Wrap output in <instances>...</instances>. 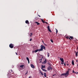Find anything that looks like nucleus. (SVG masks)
<instances>
[{
	"label": "nucleus",
	"instance_id": "obj_21",
	"mask_svg": "<svg viewBox=\"0 0 78 78\" xmlns=\"http://www.w3.org/2000/svg\"><path fill=\"white\" fill-rule=\"evenodd\" d=\"M50 41H51V42H52V43H53V40L51 39Z\"/></svg>",
	"mask_w": 78,
	"mask_h": 78
},
{
	"label": "nucleus",
	"instance_id": "obj_44",
	"mask_svg": "<svg viewBox=\"0 0 78 78\" xmlns=\"http://www.w3.org/2000/svg\"><path fill=\"white\" fill-rule=\"evenodd\" d=\"M77 62V60H76V62Z\"/></svg>",
	"mask_w": 78,
	"mask_h": 78
},
{
	"label": "nucleus",
	"instance_id": "obj_32",
	"mask_svg": "<svg viewBox=\"0 0 78 78\" xmlns=\"http://www.w3.org/2000/svg\"><path fill=\"white\" fill-rule=\"evenodd\" d=\"M28 64H30V60H28Z\"/></svg>",
	"mask_w": 78,
	"mask_h": 78
},
{
	"label": "nucleus",
	"instance_id": "obj_33",
	"mask_svg": "<svg viewBox=\"0 0 78 78\" xmlns=\"http://www.w3.org/2000/svg\"><path fill=\"white\" fill-rule=\"evenodd\" d=\"M43 23H45V22L44 21L43 22Z\"/></svg>",
	"mask_w": 78,
	"mask_h": 78
},
{
	"label": "nucleus",
	"instance_id": "obj_10",
	"mask_svg": "<svg viewBox=\"0 0 78 78\" xmlns=\"http://www.w3.org/2000/svg\"><path fill=\"white\" fill-rule=\"evenodd\" d=\"M30 66L31 67H32V68H34V65H33V64H31Z\"/></svg>",
	"mask_w": 78,
	"mask_h": 78
},
{
	"label": "nucleus",
	"instance_id": "obj_36",
	"mask_svg": "<svg viewBox=\"0 0 78 78\" xmlns=\"http://www.w3.org/2000/svg\"><path fill=\"white\" fill-rule=\"evenodd\" d=\"M45 23H46V24H48V23H47V22H45Z\"/></svg>",
	"mask_w": 78,
	"mask_h": 78
},
{
	"label": "nucleus",
	"instance_id": "obj_22",
	"mask_svg": "<svg viewBox=\"0 0 78 78\" xmlns=\"http://www.w3.org/2000/svg\"><path fill=\"white\" fill-rule=\"evenodd\" d=\"M32 35H33V34L32 33H31L30 35V37H31V36H32Z\"/></svg>",
	"mask_w": 78,
	"mask_h": 78
},
{
	"label": "nucleus",
	"instance_id": "obj_38",
	"mask_svg": "<svg viewBox=\"0 0 78 78\" xmlns=\"http://www.w3.org/2000/svg\"><path fill=\"white\" fill-rule=\"evenodd\" d=\"M69 64H66V65H67V66H69Z\"/></svg>",
	"mask_w": 78,
	"mask_h": 78
},
{
	"label": "nucleus",
	"instance_id": "obj_15",
	"mask_svg": "<svg viewBox=\"0 0 78 78\" xmlns=\"http://www.w3.org/2000/svg\"><path fill=\"white\" fill-rule=\"evenodd\" d=\"M41 69L43 71H44V72H47V70H45V69H42V68H41Z\"/></svg>",
	"mask_w": 78,
	"mask_h": 78
},
{
	"label": "nucleus",
	"instance_id": "obj_34",
	"mask_svg": "<svg viewBox=\"0 0 78 78\" xmlns=\"http://www.w3.org/2000/svg\"><path fill=\"white\" fill-rule=\"evenodd\" d=\"M64 65L65 66H66V63H64Z\"/></svg>",
	"mask_w": 78,
	"mask_h": 78
},
{
	"label": "nucleus",
	"instance_id": "obj_26",
	"mask_svg": "<svg viewBox=\"0 0 78 78\" xmlns=\"http://www.w3.org/2000/svg\"><path fill=\"white\" fill-rule=\"evenodd\" d=\"M28 72V71H27V72L25 73V75H27V74Z\"/></svg>",
	"mask_w": 78,
	"mask_h": 78
},
{
	"label": "nucleus",
	"instance_id": "obj_42",
	"mask_svg": "<svg viewBox=\"0 0 78 78\" xmlns=\"http://www.w3.org/2000/svg\"><path fill=\"white\" fill-rule=\"evenodd\" d=\"M42 42H43V43H44V41H42Z\"/></svg>",
	"mask_w": 78,
	"mask_h": 78
},
{
	"label": "nucleus",
	"instance_id": "obj_24",
	"mask_svg": "<svg viewBox=\"0 0 78 78\" xmlns=\"http://www.w3.org/2000/svg\"><path fill=\"white\" fill-rule=\"evenodd\" d=\"M56 34H58V30H57V29H56Z\"/></svg>",
	"mask_w": 78,
	"mask_h": 78
},
{
	"label": "nucleus",
	"instance_id": "obj_39",
	"mask_svg": "<svg viewBox=\"0 0 78 78\" xmlns=\"http://www.w3.org/2000/svg\"><path fill=\"white\" fill-rule=\"evenodd\" d=\"M32 39H30L29 41H31Z\"/></svg>",
	"mask_w": 78,
	"mask_h": 78
},
{
	"label": "nucleus",
	"instance_id": "obj_20",
	"mask_svg": "<svg viewBox=\"0 0 78 78\" xmlns=\"http://www.w3.org/2000/svg\"><path fill=\"white\" fill-rule=\"evenodd\" d=\"M42 58H43V57H42L41 59H40L39 60L40 61V62H41V61H42Z\"/></svg>",
	"mask_w": 78,
	"mask_h": 78
},
{
	"label": "nucleus",
	"instance_id": "obj_14",
	"mask_svg": "<svg viewBox=\"0 0 78 78\" xmlns=\"http://www.w3.org/2000/svg\"><path fill=\"white\" fill-rule=\"evenodd\" d=\"M24 67V65H21L20 66V67L23 68Z\"/></svg>",
	"mask_w": 78,
	"mask_h": 78
},
{
	"label": "nucleus",
	"instance_id": "obj_3",
	"mask_svg": "<svg viewBox=\"0 0 78 78\" xmlns=\"http://www.w3.org/2000/svg\"><path fill=\"white\" fill-rule=\"evenodd\" d=\"M70 38L71 39H73V36H67L66 37V39H70Z\"/></svg>",
	"mask_w": 78,
	"mask_h": 78
},
{
	"label": "nucleus",
	"instance_id": "obj_17",
	"mask_svg": "<svg viewBox=\"0 0 78 78\" xmlns=\"http://www.w3.org/2000/svg\"><path fill=\"white\" fill-rule=\"evenodd\" d=\"M72 65H73V66H74V61H73V60L72 61Z\"/></svg>",
	"mask_w": 78,
	"mask_h": 78
},
{
	"label": "nucleus",
	"instance_id": "obj_43",
	"mask_svg": "<svg viewBox=\"0 0 78 78\" xmlns=\"http://www.w3.org/2000/svg\"><path fill=\"white\" fill-rule=\"evenodd\" d=\"M11 72H12V70H11Z\"/></svg>",
	"mask_w": 78,
	"mask_h": 78
},
{
	"label": "nucleus",
	"instance_id": "obj_40",
	"mask_svg": "<svg viewBox=\"0 0 78 78\" xmlns=\"http://www.w3.org/2000/svg\"><path fill=\"white\" fill-rule=\"evenodd\" d=\"M77 51L78 52V47H77Z\"/></svg>",
	"mask_w": 78,
	"mask_h": 78
},
{
	"label": "nucleus",
	"instance_id": "obj_4",
	"mask_svg": "<svg viewBox=\"0 0 78 78\" xmlns=\"http://www.w3.org/2000/svg\"><path fill=\"white\" fill-rule=\"evenodd\" d=\"M9 47L11 48H14V45L12 44H9Z\"/></svg>",
	"mask_w": 78,
	"mask_h": 78
},
{
	"label": "nucleus",
	"instance_id": "obj_8",
	"mask_svg": "<svg viewBox=\"0 0 78 78\" xmlns=\"http://www.w3.org/2000/svg\"><path fill=\"white\" fill-rule=\"evenodd\" d=\"M60 60L61 61V62H64V59L63 58H60Z\"/></svg>",
	"mask_w": 78,
	"mask_h": 78
},
{
	"label": "nucleus",
	"instance_id": "obj_19",
	"mask_svg": "<svg viewBox=\"0 0 78 78\" xmlns=\"http://www.w3.org/2000/svg\"><path fill=\"white\" fill-rule=\"evenodd\" d=\"M48 57H49L50 56V53H47Z\"/></svg>",
	"mask_w": 78,
	"mask_h": 78
},
{
	"label": "nucleus",
	"instance_id": "obj_6",
	"mask_svg": "<svg viewBox=\"0 0 78 78\" xmlns=\"http://www.w3.org/2000/svg\"><path fill=\"white\" fill-rule=\"evenodd\" d=\"M48 70L49 71L50 70H52V68L51 67V66H49L48 67Z\"/></svg>",
	"mask_w": 78,
	"mask_h": 78
},
{
	"label": "nucleus",
	"instance_id": "obj_9",
	"mask_svg": "<svg viewBox=\"0 0 78 78\" xmlns=\"http://www.w3.org/2000/svg\"><path fill=\"white\" fill-rule=\"evenodd\" d=\"M25 23H26L27 24H28V25H29V24H30V23H29V21H28V20H27L26 21Z\"/></svg>",
	"mask_w": 78,
	"mask_h": 78
},
{
	"label": "nucleus",
	"instance_id": "obj_16",
	"mask_svg": "<svg viewBox=\"0 0 78 78\" xmlns=\"http://www.w3.org/2000/svg\"><path fill=\"white\" fill-rule=\"evenodd\" d=\"M41 67L42 69H43V68H44L45 69V66H43V65H41Z\"/></svg>",
	"mask_w": 78,
	"mask_h": 78
},
{
	"label": "nucleus",
	"instance_id": "obj_1",
	"mask_svg": "<svg viewBox=\"0 0 78 78\" xmlns=\"http://www.w3.org/2000/svg\"><path fill=\"white\" fill-rule=\"evenodd\" d=\"M69 70H71L70 69H68V71H67L66 73L62 74H61V76H66V75H67V76L69 75Z\"/></svg>",
	"mask_w": 78,
	"mask_h": 78
},
{
	"label": "nucleus",
	"instance_id": "obj_37",
	"mask_svg": "<svg viewBox=\"0 0 78 78\" xmlns=\"http://www.w3.org/2000/svg\"><path fill=\"white\" fill-rule=\"evenodd\" d=\"M16 55H18V54H17V53H16Z\"/></svg>",
	"mask_w": 78,
	"mask_h": 78
},
{
	"label": "nucleus",
	"instance_id": "obj_23",
	"mask_svg": "<svg viewBox=\"0 0 78 78\" xmlns=\"http://www.w3.org/2000/svg\"><path fill=\"white\" fill-rule=\"evenodd\" d=\"M40 73H41V75H44V74L43 73H42L41 72H40Z\"/></svg>",
	"mask_w": 78,
	"mask_h": 78
},
{
	"label": "nucleus",
	"instance_id": "obj_12",
	"mask_svg": "<svg viewBox=\"0 0 78 78\" xmlns=\"http://www.w3.org/2000/svg\"><path fill=\"white\" fill-rule=\"evenodd\" d=\"M43 63L44 64H46V63H47V60L46 59H45V61H44Z\"/></svg>",
	"mask_w": 78,
	"mask_h": 78
},
{
	"label": "nucleus",
	"instance_id": "obj_18",
	"mask_svg": "<svg viewBox=\"0 0 78 78\" xmlns=\"http://www.w3.org/2000/svg\"><path fill=\"white\" fill-rule=\"evenodd\" d=\"M44 76L45 77H47V75H46V73H44Z\"/></svg>",
	"mask_w": 78,
	"mask_h": 78
},
{
	"label": "nucleus",
	"instance_id": "obj_45",
	"mask_svg": "<svg viewBox=\"0 0 78 78\" xmlns=\"http://www.w3.org/2000/svg\"><path fill=\"white\" fill-rule=\"evenodd\" d=\"M36 18H37V17H36V18H35V19H36Z\"/></svg>",
	"mask_w": 78,
	"mask_h": 78
},
{
	"label": "nucleus",
	"instance_id": "obj_11",
	"mask_svg": "<svg viewBox=\"0 0 78 78\" xmlns=\"http://www.w3.org/2000/svg\"><path fill=\"white\" fill-rule=\"evenodd\" d=\"M35 23H36L37 25H40V23H39L38 22H35Z\"/></svg>",
	"mask_w": 78,
	"mask_h": 78
},
{
	"label": "nucleus",
	"instance_id": "obj_7",
	"mask_svg": "<svg viewBox=\"0 0 78 78\" xmlns=\"http://www.w3.org/2000/svg\"><path fill=\"white\" fill-rule=\"evenodd\" d=\"M39 50L40 49H37V50H35V51H32V53H34V52H35V53H36L37 52V51H39Z\"/></svg>",
	"mask_w": 78,
	"mask_h": 78
},
{
	"label": "nucleus",
	"instance_id": "obj_2",
	"mask_svg": "<svg viewBox=\"0 0 78 78\" xmlns=\"http://www.w3.org/2000/svg\"><path fill=\"white\" fill-rule=\"evenodd\" d=\"M41 48L39 50V51H42L43 49H44L45 50V47L44 45H41Z\"/></svg>",
	"mask_w": 78,
	"mask_h": 78
},
{
	"label": "nucleus",
	"instance_id": "obj_47",
	"mask_svg": "<svg viewBox=\"0 0 78 78\" xmlns=\"http://www.w3.org/2000/svg\"><path fill=\"white\" fill-rule=\"evenodd\" d=\"M70 40H71V39H70Z\"/></svg>",
	"mask_w": 78,
	"mask_h": 78
},
{
	"label": "nucleus",
	"instance_id": "obj_30",
	"mask_svg": "<svg viewBox=\"0 0 78 78\" xmlns=\"http://www.w3.org/2000/svg\"><path fill=\"white\" fill-rule=\"evenodd\" d=\"M75 72L73 70V73H75Z\"/></svg>",
	"mask_w": 78,
	"mask_h": 78
},
{
	"label": "nucleus",
	"instance_id": "obj_25",
	"mask_svg": "<svg viewBox=\"0 0 78 78\" xmlns=\"http://www.w3.org/2000/svg\"><path fill=\"white\" fill-rule=\"evenodd\" d=\"M27 61H29V58L28 57H27Z\"/></svg>",
	"mask_w": 78,
	"mask_h": 78
},
{
	"label": "nucleus",
	"instance_id": "obj_41",
	"mask_svg": "<svg viewBox=\"0 0 78 78\" xmlns=\"http://www.w3.org/2000/svg\"><path fill=\"white\" fill-rule=\"evenodd\" d=\"M55 75L54 74L53 75V76H55Z\"/></svg>",
	"mask_w": 78,
	"mask_h": 78
},
{
	"label": "nucleus",
	"instance_id": "obj_27",
	"mask_svg": "<svg viewBox=\"0 0 78 78\" xmlns=\"http://www.w3.org/2000/svg\"><path fill=\"white\" fill-rule=\"evenodd\" d=\"M61 64H62V65H63V64H64V62H62L61 63Z\"/></svg>",
	"mask_w": 78,
	"mask_h": 78
},
{
	"label": "nucleus",
	"instance_id": "obj_35",
	"mask_svg": "<svg viewBox=\"0 0 78 78\" xmlns=\"http://www.w3.org/2000/svg\"><path fill=\"white\" fill-rule=\"evenodd\" d=\"M38 16H39L40 17H41V16H40L39 15H38Z\"/></svg>",
	"mask_w": 78,
	"mask_h": 78
},
{
	"label": "nucleus",
	"instance_id": "obj_5",
	"mask_svg": "<svg viewBox=\"0 0 78 78\" xmlns=\"http://www.w3.org/2000/svg\"><path fill=\"white\" fill-rule=\"evenodd\" d=\"M47 28L48 31L50 33H51V30H50V26H48L47 27Z\"/></svg>",
	"mask_w": 78,
	"mask_h": 78
},
{
	"label": "nucleus",
	"instance_id": "obj_28",
	"mask_svg": "<svg viewBox=\"0 0 78 78\" xmlns=\"http://www.w3.org/2000/svg\"><path fill=\"white\" fill-rule=\"evenodd\" d=\"M74 73H76V74H78V72H75Z\"/></svg>",
	"mask_w": 78,
	"mask_h": 78
},
{
	"label": "nucleus",
	"instance_id": "obj_31",
	"mask_svg": "<svg viewBox=\"0 0 78 78\" xmlns=\"http://www.w3.org/2000/svg\"><path fill=\"white\" fill-rule=\"evenodd\" d=\"M41 20L42 22H43L44 21V20H43V19H41Z\"/></svg>",
	"mask_w": 78,
	"mask_h": 78
},
{
	"label": "nucleus",
	"instance_id": "obj_29",
	"mask_svg": "<svg viewBox=\"0 0 78 78\" xmlns=\"http://www.w3.org/2000/svg\"><path fill=\"white\" fill-rule=\"evenodd\" d=\"M48 64L50 65V66H51V63H48Z\"/></svg>",
	"mask_w": 78,
	"mask_h": 78
},
{
	"label": "nucleus",
	"instance_id": "obj_13",
	"mask_svg": "<svg viewBox=\"0 0 78 78\" xmlns=\"http://www.w3.org/2000/svg\"><path fill=\"white\" fill-rule=\"evenodd\" d=\"M75 53H75L76 56V57H77V56H78V52L77 51V52H76V51H75Z\"/></svg>",
	"mask_w": 78,
	"mask_h": 78
},
{
	"label": "nucleus",
	"instance_id": "obj_46",
	"mask_svg": "<svg viewBox=\"0 0 78 78\" xmlns=\"http://www.w3.org/2000/svg\"><path fill=\"white\" fill-rule=\"evenodd\" d=\"M30 39H31V38H30Z\"/></svg>",
	"mask_w": 78,
	"mask_h": 78
}]
</instances>
